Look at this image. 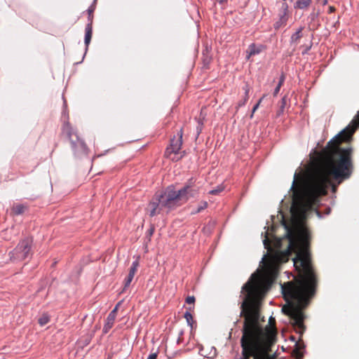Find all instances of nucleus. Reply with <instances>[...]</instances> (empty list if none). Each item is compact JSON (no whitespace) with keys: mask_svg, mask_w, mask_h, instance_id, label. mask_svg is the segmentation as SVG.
<instances>
[{"mask_svg":"<svg viewBox=\"0 0 359 359\" xmlns=\"http://www.w3.org/2000/svg\"><path fill=\"white\" fill-rule=\"evenodd\" d=\"M120 304H121V302L118 303V304L116 305L114 309L109 313V315L113 316L114 317H116V313H117L118 308Z\"/></svg>","mask_w":359,"mask_h":359,"instance_id":"bb28decb","label":"nucleus"},{"mask_svg":"<svg viewBox=\"0 0 359 359\" xmlns=\"http://www.w3.org/2000/svg\"><path fill=\"white\" fill-rule=\"evenodd\" d=\"M138 266H139L138 261H135L133 262L131 266L130 267L129 273L124 281L123 291L126 290V288L128 287L129 285H130V283L137 271Z\"/></svg>","mask_w":359,"mask_h":359,"instance_id":"6e6552de","label":"nucleus"},{"mask_svg":"<svg viewBox=\"0 0 359 359\" xmlns=\"http://www.w3.org/2000/svg\"><path fill=\"white\" fill-rule=\"evenodd\" d=\"M311 0H297L294 8L298 9H306L310 6Z\"/></svg>","mask_w":359,"mask_h":359,"instance_id":"2eb2a0df","label":"nucleus"},{"mask_svg":"<svg viewBox=\"0 0 359 359\" xmlns=\"http://www.w3.org/2000/svg\"><path fill=\"white\" fill-rule=\"evenodd\" d=\"M50 319L47 315H43L39 318V323L41 326L46 325L49 322Z\"/></svg>","mask_w":359,"mask_h":359,"instance_id":"5701e85b","label":"nucleus"},{"mask_svg":"<svg viewBox=\"0 0 359 359\" xmlns=\"http://www.w3.org/2000/svg\"><path fill=\"white\" fill-rule=\"evenodd\" d=\"M61 135L69 140L75 156L79 157L88 155V149L86 144L68 121L62 125Z\"/></svg>","mask_w":359,"mask_h":359,"instance_id":"39448f33","label":"nucleus"},{"mask_svg":"<svg viewBox=\"0 0 359 359\" xmlns=\"http://www.w3.org/2000/svg\"><path fill=\"white\" fill-rule=\"evenodd\" d=\"M287 13H288V5L286 3H283L282 6H281L280 11L278 14L279 18L285 19V21L287 22L288 20Z\"/></svg>","mask_w":359,"mask_h":359,"instance_id":"dca6fc26","label":"nucleus"},{"mask_svg":"<svg viewBox=\"0 0 359 359\" xmlns=\"http://www.w3.org/2000/svg\"><path fill=\"white\" fill-rule=\"evenodd\" d=\"M291 339H292V341H295V337H291Z\"/></svg>","mask_w":359,"mask_h":359,"instance_id":"e433bc0d","label":"nucleus"},{"mask_svg":"<svg viewBox=\"0 0 359 359\" xmlns=\"http://www.w3.org/2000/svg\"><path fill=\"white\" fill-rule=\"evenodd\" d=\"M335 11H336L335 7H334L332 6H329V8H328V13H334Z\"/></svg>","mask_w":359,"mask_h":359,"instance_id":"c756f323","label":"nucleus"},{"mask_svg":"<svg viewBox=\"0 0 359 359\" xmlns=\"http://www.w3.org/2000/svg\"><path fill=\"white\" fill-rule=\"evenodd\" d=\"M195 182L196 180L191 177L177 191L168 187L163 191L156 193L147 208L149 216L154 217L163 212L168 213L187 203L190 198L196 197L198 194L199 188Z\"/></svg>","mask_w":359,"mask_h":359,"instance_id":"20e7f679","label":"nucleus"},{"mask_svg":"<svg viewBox=\"0 0 359 359\" xmlns=\"http://www.w3.org/2000/svg\"><path fill=\"white\" fill-rule=\"evenodd\" d=\"M285 75L283 74H282L280 77L277 86L276 87V88L274 90V92H273V95L274 96H276L278 94L281 86L283 85V83L285 81Z\"/></svg>","mask_w":359,"mask_h":359,"instance_id":"f3484780","label":"nucleus"},{"mask_svg":"<svg viewBox=\"0 0 359 359\" xmlns=\"http://www.w3.org/2000/svg\"><path fill=\"white\" fill-rule=\"evenodd\" d=\"M120 304H121V302L118 303V304L116 305L114 309L109 313V315L113 316L114 317H116V313H117L118 308Z\"/></svg>","mask_w":359,"mask_h":359,"instance_id":"a878e982","label":"nucleus"},{"mask_svg":"<svg viewBox=\"0 0 359 359\" xmlns=\"http://www.w3.org/2000/svg\"><path fill=\"white\" fill-rule=\"evenodd\" d=\"M285 105H286V97L284 96L281 99L280 105L278 111H277V116H280L281 114H283L285 107Z\"/></svg>","mask_w":359,"mask_h":359,"instance_id":"6ab92c4d","label":"nucleus"},{"mask_svg":"<svg viewBox=\"0 0 359 359\" xmlns=\"http://www.w3.org/2000/svg\"><path fill=\"white\" fill-rule=\"evenodd\" d=\"M219 4L226 3L228 0H216Z\"/></svg>","mask_w":359,"mask_h":359,"instance_id":"2f4dec72","label":"nucleus"},{"mask_svg":"<svg viewBox=\"0 0 359 359\" xmlns=\"http://www.w3.org/2000/svg\"><path fill=\"white\" fill-rule=\"evenodd\" d=\"M32 238H25L21 240L15 248L10 252L11 259L13 262H21L32 255Z\"/></svg>","mask_w":359,"mask_h":359,"instance_id":"0eeeda50","label":"nucleus"},{"mask_svg":"<svg viewBox=\"0 0 359 359\" xmlns=\"http://www.w3.org/2000/svg\"><path fill=\"white\" fill-rule=\"evenodd\" d=\"M269 322H270V324L271 325V322L275 323V320L273 318H270Z\"/></svg>","mask_w":359,"mask_h":359,"instance_id":"f704fd0d","label":"nucleus"},{"mask_svg":"<svg viewBox=\"0 0 359 359\" xmlns=\"http://www.w3.org/2000/svg\"><path fill=\"white\" fill-rule=\"evenodd\" d=\"M358 127L359 111L346 128L327 142L312 163L307 175L295 172L290 211L297 222H303L306 219L307 212L318 205L321 196L327 195L330 187L332 192H336L337 185L333 180L339 184L351 177L353 170V149L341 145L351 141Z\"/></svg>","mask_w":359,"mask_h":359,"instance_id":"f257e3e1","label":"nucleus"},{"mask_svg":"<svg viewBox=\"0 0 359 359\" xmlns=\"http://www.w3.org/2000/svg\"><path fill=\"white\" fill-rule=\"evenodd\" d=\"M302 28H299L294 34H293L291 36V41L293 43H297L302 37Z\"/></svg>","mask_w":359,"mask_h":359,"instance_id":"a211bd4d","label":"nucleus"},{"mask_svg":"<svg viewBox=\"0 0 359 359\" xmlns=\"http://www.w3.org/2000/svg\"><path fill=\"white\" fill-rule=\"evenodd\" d=\"M27 210V206L25 204L15 203L11 209L10 215L13 217L20 215Z\"/></svg>","mask_w":359,"mask_h":359,"instance_id":"1a4fd4ad","label":"nucleus"},{"mask_svg":"<svg viewBox=\"0 0 359 359\" xmlns=\"http://www.w3.org/2000/svg\"><path fill=\"white\" fill-rule=\"evenodd\" d=\"M243 89L245 91V95L243 99L238 102L237 108L244 106L249 99V93L250 89V86L248 83H245V86L243 87Z\"/></svg>","mask_w":359,"mask_h":359,"instance_id":"ddd939ff","label":"nucleus"},{"mask_svg":"<svg viewBox=\"0 0 359 359\" xmlns=\"http://www.w3.org/2000/svg\"><path fill=\"white\" fill-rule=\"evenodd\" d=\"M289 235L288 251H293L296 256L292 259L297 272L292 281L281 286L284 299L287 302L282 311L289 317L290 323L296 333L299 334V341L306 331L304 310L310 304L316 294L318 279L311 263V255L306 246V241Z\"/></svg>","mask_w":359,"mask_h":359,"instance_id":"7ed1b4c3","label":"nucleus"},{"mask_svg":"<svg viewBox=\"0 0 359 359\" xmlns=\"http://www.w3.org/2000/svg\"><path fill=\"white\" fill-rule=\"evenodd\" d=\"M185 302L189 304H194L195 302V297L194 296H189L186 298Z\"/></svg>","mask_w":359,"mask_h":359,"instance_id":"393cba45","label":"nucleus"},{"mask_svg":"<svg viewBox=\"0 0 359 359\" xmlns=\"http://www.w3.org/2000/svg\"><path fill=\"white\" fill-rule=\"evenodd\" d=\"M182 128H180L177 136H174L170 140V144L165 151V156L172 161H178L185 155L184 151H180L182 145Z\"/></svg>","mask_w":359,"mask_h":359,"instance_id":"423d86ee","label":"nucleus"},{"mask_svg":"<svg viewBox=\"0 0 359 359\" xmlns=\"http://www.w3.org/2000/svg\"><path fill=\"white\" fill-rule=\"evenodd\" d=\"M271 282L268 276L255 273L242 287L241 292L244 293V297L240 316L243 318V325L240 341L242 348L240 359H276V355L271 354L276 330L263 325L265 320L261 313L262 301Z\"/></svg>","mask_w":359,"mask_h":359,"instance_id":"f03ea898","label":"nucleus"},{"mask_svg":"<svg viewBox=\"0 0 359 359\" xmlns=\"http://www.w3.org/2000/svg\"><path fill=\"white\" fill-rule=\"evenodd\" d=\"M261 51V46H257L255 43L250 44L246 50V59L249 60L252 56L259 54Z\"/></svg>","mask_w":359,"mask_h":359,"instance_id":"9d476101","label":"nucleus"},{"mask_svg":"<svg viewBox=\"0 0 359 359\" xmlns=\"http://www.w3.org/2000/svg\"><path fill=\"white\" fill-rule=\"evenodd\" d=\"M287 22L285 19L279 18L278 20H277L274 24V28L276 29H278L279 28L285 26Z\"/></svg>","mask_w":359,"mask_h":359,"instance_id":"4be33fe9","label":"nucleus"},{"mask_svg":"<svg viewBox=\"0 0 359 359\" xmlns=\"http://www.w3.org/2000/svg\"><path fill=\"white\" fill-rule=\"evenodd\" d=\"M259 107V103H257L252 108V114L250 115V118H253L254 113L257 110Z\"/></svg>","mask_w":359,"mask_h":359,"instance_id":"cd10ccee","label":"nucleus"},{"mask_svg":"<svg viewBox=\"0 0 359 359\" xmlns=\"http://www.w3.org/2000/svg\"><path fill=\"white\" fill-rule=\"evenodd\" d=\"M304 348V344H300L299 342L296 343L295 348L292 351V355L295 357L297 359H302L304 357L303 353L301 351V349Z\"/></svg>","mask_w":359,"mask_h":359,"instance_id":"f8f14e48","label":"nucleus"},{"mask_svg":"<svg viewBox=\"0 0 359 359\" xmlns=\"http://www.w3.org/2000/svg\"><path fill=\"white\" fill-rule=\"evenodd\" d=\"M208 207V203L206 201H202L199 203L197 209L192 212V214L199 213Z\"/></svg>","mask_w":359,"mask_h":359,"instance_id":"aec40b11","label":"nucleus"},{"mask_svg":"<svg viewBox=\"0 0 359 359\" xmlns=\"http://www.w3.org/2000/svg\"><path fill=\"white\" fill-rule=\"evenodd\" d=\"M153 232H154V228H152L149 230V234L151 235L153 233Z\"/></svg>","mask_w":359,"mask_h":359,"instance_id":"c9c22d12","label":"nucleus"},{"mask_svg":"<svg viewBox=\"0 0 359 359\" xmlns=\"http://www.w3.org/2000/svg\"><path fill=\"white\" fill-rule=\"evenodd\" d=\"M222 190H217V189H212L210 191V194H218L219 191H221Z\"/></svg>","mask_w":359,"mask_h":359,"instance_id":"7c9ffc66","label":"nucleus"},{"mask_svg":"<svg viewBox=\"0 0 359 359\" xmlns=\"http://www.w3.org/2000/svg\"><path fill=\"white\" fill-rule=\"evenodd\" d=\"M264 97H265V95H263V96L259 99V100L258 101V102H257V103H259V104H261V102H262L263 99L264 98Z\"/></svg>","mask_w":359,"mask_h":359,"instance_id":"473e14b6","label":"nucleus"},{"mask_svg":"<svg viewBox=\"0 0 359 359\" xmlns=\"http://www.w3.org/2000/svg\"><path fill=\"white\" fill-rule=\"evenodd\" d=\"M184 318L187 320L189 325H191V323L193 321V316L189 312H186L184 313Z\"/></svg>","mask_w":359,"mask_h":359,"instance_id":"b1692460","label":"nucleus"},{"mask_svg":"<svg viewBox=\"0 0 359 359\" xmlns=\"http://www.w3.org/2000/svg\"><path fill=\"white\" fill-rule=\"evenodd\" d=\"M85 32V44L88 47L90 43L93 34V25L91 23L87 24Z\"/></svg>","mask_w":359,"mask_h":359,"instance_id":"9b49d317","label":"nucleus"},{"mask_svg":"<svg viewBox=\"0 0 359 359\" xmlns=\"http://www.w3.org/2000/svg\"><path fill=\"white\" fill-rule=\"evenodd\" d=\"M205 62L209 63V62H210V59H208H208H207V60H205Z\"/></svg>","mask_w":359,"mask_h":359,"instance_id":"4c0bfd02","label":"nucleus"},{"mask_svg":"<svg viewBox=\"0 0 359 359\" xmlns=\"http://www.w3.org/2000/svg\"><path fill=\"white\" fill-rule=\"evenodd\" d=\"M116 317L108 315L106 320V323L103 327V332L107 333L109 330L113 327L115 322Z\"/></svg>","mask_w":359,"mask_h":359,"instance_id":"4468645a","label":"nucleus"},{"mask_svg":"<svg viewBox=\"0 0 359 359\" xmlns=\"http://www.w3.org/2000/svg\"><path fill=\"white\" fill-rule=\"evenodd\" d=\"M156 358H157V353L156 352L151 353V354H149V355L147 358V359H156Z\"/></svg>","mask_w":359,"mask_h":359,"instance_id":"c85d7f7f","label":"nucleus"},{"mask_svg":"<svg viewBox=\"0 0 359 359\" xmlns=\"http://www.w3.org/2000/svg\"><path fill=\"white\" fill-rule=\"evenodd\" d=\"M95 6L94 5H91L88 8V23H91L93 25V13L95 11Z\"/></svg>","mask_w":359,"mask_h":359,"instance_id":"412c9836","label":"nucleus"},{"mask_svg":"<svg viewBox=\"0 0 359 359\" xmlns=\"http://www.w3.org/2000/svg\"><path fill=\"white\" fill-rule=\"evenodd\" d=\"M267 243H268V241L266 239H265L264 241V243L266 248H267V245H269V244Z\"/></svg>","mask_w":359,"mask_h":359,"instance_id":"72a5a7b5","label":"nucleus"}]
</instances>
